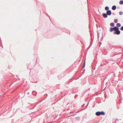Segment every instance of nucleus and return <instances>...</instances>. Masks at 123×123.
I'll use <instances>...</instances> for the list:
<instances>
[{"label":"nucleus","instance_id":"nucleus-1","mask_svg":"<svg viewBox=\"0 0 123 123\" xmlns=\"http://www.w3.org/2000/svg\"><path fill=\"white\" fill-rule=\"evenodd\" d=\"M106 14L109 15H110L111 14V12L110 10H108L106 12Z\"/></svg>","mask_w":123,"mask_h":123},{"label":"nucleus","instance_id":"nucleus-2","mask_svg":"<svg viewBox=\"0 0 123 123\" xmlns=\"http://www.w3.org/2000/svg\"><path fill=\"white\" fill-rule=\"evenodd\" d=\"M103 17L105 18H106L107 17V14L105 13H103Z\"/></svg>","mask_w":123,"mask_h":123},{"label":"nucleus","instance_id":"nucleus-3","mask_svg":"<svg viewBox=\"0 0 123 123\" xmlns=\"http://www.w3.org/2000/svg\"><path fill=\"white\" fill-rule=\"evenodd\" d=\"M100 113V111L97 112L95 113V114L97 116H99L101 115Z\"/></svg>","mask_w":123,"mask_h":123},{"label":"nucleus","instance_id":"nucleus-4","mask_svg":"<svg viewBox=\"0 0 123 123\" xmlns=\"http://www.w3.org/2000/svg\"><path fill=\"white\" fill-rule=\"evenodd\" d=\"M116 7L115 5L113 6L112 7V9L113 10H115L116 9Z\"/></svg>","mask_w":123,"mask_h":123},{"label":"nucleus","instance_id":"nucleus-5","mask_svg":"<svg viewBox=\"0 0 123 123\" xmlns=\"http://www.w3.org/2000/svg\"><path fill=\"white\" fill-rule=\"evenodd\" d=\"M116 34L117 35H119L120 33V31L119 30L116 31Z\"/></svg>","mask_w":123,"mask_h":123},{"label":"nucleus","instance_id":"nucleus-6","mask_svg":"<svg viewBox=\"0 0 123 123\" xmlns=\"http://www.w3.org/2000/svg\"><path fill=\"white\" fill-rule=\"evenodd\" d=\"M121 26V24L120 23H117V27H119Z\"/></svg>","mask_w":123,"mask_h":123},{"label":"nucleus","instance_id":"nucleus-7","mask_svg":"<svg viewBox=\"0 0 123 123\" xmlns=\"http://www.w3.org/2000/svg\"><path fill=\"white\" fill-rule=\"evenodd\" d=\"M119 28H118L117 26H115V31H117L119 30Z\"/></svg>","mask_w":123,"mask_h":123},{"label":"nucleus","instance_id":"nucleus-8","mask_svg":"<svg viewBox=\"0 0 123 123\" xmlns=\"http://www.w3.org/2000/svg\"><path fill=\"white\" fill-rule=\"evenodd\" d=\"M114 23L113 22H111L110 24V25L111 26H114Z\"/></svg>","mask_w":123,"mask_h":123},{"label":"nucleus","instance_id":"nucleus-9","mask_svg":"<svg viewBox=\"0 0 123 123\" xmlns=\"http://www.w3.org/2000/svg\"><path fill=\"white\" fill-rule=\"evenodd\" d=\"M109 7L108 6H106L105 7V10H109Z\"/></svg>","mask_w":123,"mask_h":123},{"label":"nucleus","instance_id":"nucleus-10","mask_svg":"<svg viewBox=\"0 0 123 123\" xmlns=\"http://www.w3.org/2000/svg\"><path fill=\"white\" fill-rule=\"evenodd\" d=\"M100 112V114H101L102 115H104L105 114V112L103 111Z\"/></svg>","mask_w":123,"mask_h":123},{"label":"nucleus","instance_id":"nucleus-11","mask_svg":"<svg viewBox=\"0 0 123 123\" xmlns=\"http://www.w3.org/2000/svg\"><path fill=\"white\" fill-rule=\"evenodd\" d=\"M119 4L121 5H122L123 4V0H121L119 2Z\"/></svg>","mask_w":123,"mask_h":123},{"label":"nucleus","instance_id":"nucleus-12","mask_svg":"<svg viewBox=\"0 0 123 123\" xmlns=\"http://www.w3.org/2000/svg\"><path fill=\"white\" fill-rule=\"evenodd\" d=\"M113 30L112 27H111L110 29V31L111 32H112Z\"/></svg>","mask_w":123,"mask_h":123},{"label":"nucleus","instance_id":"nucleus-13","mask_svg":"<svg viewBox=\"0 0 123 123\" xmlns=\"http://www.w3.org/2000/svg\"><path fill=\"white\" fill-rule=\"evenodd\" d=\"M85 62L84 63V64L83 65V67H82V68H84V67H85Z\"/></svg>","mask_w":123,"mask_h":123},{"label":"nucleus","instance_id":"nucleus-14","mask_svg":"<svg viewBox=\"0 0 123 123\" xmlns=\"http://www.w3.org/2000/svg\"><path fill=\"white\" fill-rule=\"evenodd\" d=\"M123 13V12H122L120 11L119 12V14L121 15H122Z\"/></svg>","mask_w":123,"mask_h":123},{"label":"nucleus","instance_id":"nucleus-15","mask_svg":"<svg viewBox=\"0 0 123 123\" xmlns=\"http://www.w3.org/2000/svg\"><path fill=\"white\" fill-rule=\"evenodd\" d=\"M117 19H114V22L115 23H117Z\"/></svg>","mask_w":123,"mask_h":123},{"label":"nucleus","instance_id":"nucleus-16","mask_svg":"<svg viewBox=\"0 0 123 123\" xmlns=\"http://www.w3.org/2000/svg\"><path fill=\"white\" fill-rule=\"evenodd\" d=\"M80 117H76V119L77 120H79L80 119Z\"/></svg>","mask_w":123,"mask_h":123},{"label":"nucleus","instance_id":"nucleus-17","mask_svg":"<svg viewBox=\"0 0 123 123\" xmlns=\"http://www.w3.org/2000/svg\"><path fill=\"white\" fill-rule=\"evenodd\" d=\"M120 30H121L123 31V26H122L120 28Z\"/></svg>","mask_w":123,"mask_h":123},{"label":"nucleus","instance_id":"nucleus-18","mask_svg":"<svg viewBox=\"0 0 123 123\" xmlns=\"http://www.w3.org/2000/svg\"><path fill=\"white\" fill-rule=\"evenodd\" d=\"M112 14L113 15H116V14L115 12H113Z\"/></svg>","mask_w":123,"mask_h":123},{"label":"nucleus","instance_id":"nucleus-19","mask_svg":"<svg viewBox=\"0 0 123 123\" xmlns=\"http://www.w3.org/2000/svg\"><path fill=\"white\" fill-rule=\"evenodd\" d=\"M112 29H113V30H114L115 31V26L113 28L112 27Z\"/></svg>","mask_w":123,"mask_h":123},{"label":"nucleus","instance_id":"nucleus-20","mask_svg":"<svg viewBox=\"0 0 123 123\" xmlns=\"http://www.w3.org/2000/svg\"><path fill=\"white\" fill-rule=\"evenodd\" d=\"M114 34H116V32H114Z\"/></svg>","mask_w":123,"mask_h":123},{"label":"nucleus","instance_id":"nucleus-21","mask_svg":"<svg viewBox=\"0 0 123 123\" xmlns=\"http://www.w3.org/2000/svg\"><path fill=\"white\" fill-rule=\"evenodd\" d=\"M29 94V92H28V93H27V94Z\"/></svg>","mask_w":123,"mask_h":123},{"label":"nucleus","instance_id":"nucleus-22","mask_svg":"<svg viewBox=\"0 0 123 123\" xmlns=\"http://www.w3.org/2000/svg\"><path fill=\"white\" fill-rule=\"evenodd\" d=\"M83 68H82L81 70H83Z\"/></svg>","mask_w":123,"mask_h":123},{"label":"nucleus","instance_id":"nucleus-23","mask_svg":"<svg viewBox=\"0 0 123 123\" xmlns=\"http://www.w3.org/2000/svg\"><path fill=\"white\" fill-rule=\"evenodd\" d=\"M117 109H119V108H118V107H117Z\"/></svg>","mask_w":123,"mask_h":123},{"label":"nucleus","instance_id":"nucleus-24","mask_svg":"<svg viewBox=\"0 0 123 123\" xmlns=\"http://www.w3.org/2000/svg\"><path fill=\"white\" fill-rule=\"evenodd\" d=\"M117 109H119V108H118V107H117Z\"/></svg>","mask_w":123,"mask_h":123},{"label":"nucleus","instance_id":"nucleus-25","mask_svg":"<svg viewBox=\"0 0 123 123\" xmlns=\"http://www.w3.org/2000/svg\"><path fill=\"white\" fill-rule=\"evenodd\" d=\"M27 68H28V67H27Z\"/></svg>","mask_w":123,"mask_h":123}]
</instances>
